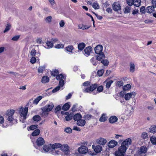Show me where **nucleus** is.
I'll return each mask as SVG.
<instances>
[{
	"instance_id": "obj_1",
	"label": "nucleus",
	"mask_w": 156,
	"mask_h": 156,
	"mask_svg": "<svg viewBox=\"0 0 156 156\" xmlns=\"http://www.w3.org/2000/svg\"><path fill=\"white\" fill-rule=\"evenodd\" d=\"M96 88H97V91L100 92H101L103 89V87L102 86H100L97 87V84H93L90 85L89 87H87L83 89V92L89 93H90Z\"/></svg>"
},
{
	"instance_id": "obj_2",
	"label": "nucleus",
	"mask_w": 156,
	"mask_h": 156,
	"mask_svg": "<svg viewBox=\"0 0 156 156\" xmlns=\"http://www.w3.org/2000/svg\"><path fill=\"white\" fill-rule=\"evenodd\" d=\"M103 49V47L101 45H98L94 48L95 53L98 54L97 55L98 60L100 61L102 59L105 58V55L102 52Z\"/></svg>"
},
{
	"instance_id": "obj_3",
	"label": "nucleus",
	"mask_w": 156,
	"mask_h": 156,
	"mask_svg": "<svg viewBox=\"0 0 156 156\" xmlns=\"http://www.w3.org/2000/svg\"><path fill=\"white\" fill-rule=\"evenodd\" d=\"M14 112L13 110H8L6 113V115L8 116V120L10 122L11 126L13 124H16L17 122V119H14L13 117V115Z\"/></svg>"
},
{
	"instance_id": "obj_4",
	"label": "nucleus",
	"mask_w": 156,
	"mask_h": 156,
	"mask_svg": "<svg viewBox=\"0 0 156 156\" xmlns=\"http://www.w3.org/2000/svg\"><path fill=\"white\" fill-rule=\"evenodd\" d=\"M62 145L59 143H55L52 145L51 154L55 155H59L61 154L60 148Z\"/></svg>"
},
{
	"instance_id": "obj_5",
	"label": "nucleus",
	"mask_w": 156,
	"mask_h": 156,
	"mask_svg": "<svg viewBox=\"0 0 156 156\" xmlns=\"http://www.w3.org/2000/svg\"><path fill=\"white\" fill-rule=\"evenodd\" d=\"M54 107V105L52 103H50L45 106L41 108L43 112L41 114L42 116H46L48 115L47 112L51 111Z\"/></svg>"
},
{
	"instance_id": "obj_6",
	"label": "nucleus",
	"mask_w": 156,
	"mask_h": 156,
	"mask_svg": "<svg viewBox=\"0 0 156 156\" xmlns=\"http://www.w3.org/2000/svg\"><path fill=\"white\" fill-rule=\"evenodd\" d=\"M77 151L78 152H75L74 154V156H81V154L87 153L88 150L87 147L83 145L79 147Z\"/></svg>"
},
{
	"instance_id": "obj_7",
	"label": "nucleus",
	"mask_w": 156,
	"mask_h": 156,
	"mask_svg": "<svg viewBox=\"0 0 156 156\" xmlns=\"http://www.w3.org/2000/svg\"><path fill=\"white\" fill-rule=\"evenodd\" d=\"M60 150L61 154H60L62 156H70L69 147L67 145H62Z\"/></svg>"
},
{
	"instance_id": "obj_8",
	"label": "nucleus",
	"mask_w": 156,
	"mask_h": 156,
	"mask_svg": "<svg viewBox=\"0 0 156 156\" xmlns=\"http://www.w3.org/2000/svg\"><path fill=\"white\" fill-rule=\"evenodd\" d=\"M45 143L44 139L42 137L38 138L35 142H33L34 146L36 149H38L41 146Z\"/></svg>"
},
{
	"instance_id": "obj_9",
	"label": "nucleus",
	"mask_w": 156,
	"mask_h": 156,
	"mask_svg": "<svg viewBox=\"0 0 156 156\" xmlns=\"http://www.w3.org/2000/svg\"><path fill=\"white\" fill-rule=\"evenodd\" d=\"M127 147H123L122 145L119 147L117 151L115 152L116 156H124Z\"/></svg>"
},
{
	"instance_id": "obj_10",
	"label": "nucleus",
	"mask_w": 156,
	"mask_h": 156,
	"mask_svg": "<svg viewBox=\"0 0 156 156\" xmlns=\"http://www.w3.org/2000/svg\"><path fill=\"white\" fill-rule=\"evenodd\" d=\"M56 79L57 80H59L58 84V86L60 87H63L64 84V80H66V76L65 75L60 74L58 75L56 77Z\"/></svg>"
},
{
	"instance_id": "obj_11",
	"label": "nucleus",
	"mask_w": 156,
	"mask_h": 156,
	"mask_svg": "<svg viewBox=\"0 0 156 156\" xmlns=\"http://www.w3.org/2000/svg\"><path fill=\"white\" fill-rule=\"evenodd\" d=\"M147 150L146 146H141L137 152V156H145Z\"/></svg>"
},
{
	"instance_id": "obj_12",
	"label": "nucleus",
	"mask_w": 156,
	"mask_h": 156,
	"mask_svg": "<svg viewBox=\"0 0 156 156\" xmlns=\"http://www.w3.org/2000/svg\"><path fill=\"white\" fill-rule=\"evenodd\" d=\"M28 110L27 107H25L24 108L23 107H22L20 110V115L21 117H23V119L25 120L27 118Z\"/></svg>"
},
{
	"instance_id": "obj_13",
	"label": "nucleus",
	"mask_w": 156,
	"mask_h": 156,
	"mask_svg": "<svg viewBox=\"0 0 156 156\" xmlns=\"http://www.w3.org/2000/svg\"><path fill=\"white\" fill-rule=\"evenodd\" d=\"M43 149L45 152H49V153L51 154V151L52 149V145L51 144L48 145L45 144L43 146Z\"/></svg>"
},
{
	"instance_id": "obj_14",
	"label": "nucleus",
	"mask_w": 156,
	"mask_h": 156,
	"mask_svg": "<svg viewBox=\"0 0 156 156\" xmlns=\"http://www.w3.org/2000/svg\"><path fill=\"white\" fill-rule=\"evenodd\" d=\"M113 9L115 12H118L121 10V6L118 2H114L112 5Z\"/></svg>"
},
{
	"instance_id": "obj_15",
	"label": "nucleus",
	"mask_w": 156,
	"mask_h": 156,
	"mask_svg": "<svg viewBox=\"0 0 156 156\" xmlns=\"http://www.w3.org/2000/svg\"><path fill=\"white\" fill-rule=\"evenodd\" d=\"M92 51V47L90 46H88L86 47L84 49L83 53L85 56H88L90 55V53Z\"/></svg>"
},
{
	"instance_id": "obj_16",
	"label": "nucleus",
	"mask_w": 156,
	"mask_h": 156,
	"mask_svg": "<svg viewBox=\"0 0 156 156\" xmlns=\"http://www.w3.org/2000/svg\"><path fill=\"white\" fill-rule=\"evenodd\" d=\"M136 95L135 92L128 93L126 94L124 98L126 100H129L131 98H134Z\"/></svg>"
},
{
	"instance_id": "obj_17",
	"label": "nucleus",
	"mask_w": 156,
	"mask_h": 156,
	"mask_svg": "<svg viewBox=\"0 0 156 156\" xmlns=\"http://www.w3.org/2000/svg\"><path fill=\"white\" fill-rule=\"evenodd\" d=\"M131 139L130 138H128L123 142L122 143L121 145L123 147H127V146L131 144Z\"/></svg>"
},
{
	"instance_id": "obj_18",
	"label": "nucleus",
	"mask_w": 156,
	"mask_h": 156,
	"mask_svg": "<svg viewBox=\"0 0 156 156\" xmlns=\"http://www.w3.org/2000/svg\"><path fill=\"white\" fill-rule=\"evenodd\" d=\"M118 144L117 141L115 140H112L110 141L108 143V145L109 147L113 148Z\"/></svg>"
},
{
	"instance_id": "obj_19",
	"label": "nucleus",
	"mask_w": 156,
	"mask_h": 156,
	"mask_svg": "<svg viewBox=\"0 0 156 156\" xmlns=\"http://www.w3.org/2000/svg\"><path fill=\"white\" fill-rule=\"evenodd\" d=\"M92 147L94 149V151L97 153L100 152L102 150V147L99 145H98L96 146L93 145Z\"/></svg>"
},
{
	"instance_id": "obj_20",
	"label": "nucleus",
	"mask_w": 156,
	"mask_h": 156,
	"mask_svg": "<svg viewBox=\"0 0 156 156\" xmlns=\"http://www.w3.org/2000/svg\"><path fill=\"white\" fill-rule=\"evenodd\" d=\"M155 7L153 6H149L146 9V12L148 13H151L154 11Z\"/></svg>"
},
{
	"instance_id": "obj_21",
	"label": "nucleus",
	"mask_w": 156,
	"mask_h": 156,
	"mask_svg": "<svg viewBox=\"0 0 156 156\" xmlns=\"http://www.w3.org/2000/svg\"><path fill=\"white\" fill-rule=\"evenodd\" d=\"M85 123L86 121L85 120L81 119H79L77 122V125L81 126H83L85 125Z\"/></svg>"
},
{
	"instance_id": "obj_22",
	"label": "nucleus",
	"mask_w": 156,
	"mask_h": 156,
	"mask_svg": "<svg viewBox=\"0 0 156 156\" xmlns=\"http://www.w3.org/2000/svg\"><path fill=\"white\" fill-rule=\"evenodd\" d=\"M118 118L115 116H111L109 119V122L111 123H113L117 121Z\"/></svg>"
},
{
	"instance_id": "obj_23",
	"label": "nucleus",
	"mask_w": 156,
	"mask_h": 156,
	"mask_svg": "<svg viewBox=\"0 0 156 156\" xmlns=\"http://www.w3.org/2000/svg\"><path fill=\"white\" fill-rule=\"evenodd\" d=\"M107 142V140L106 139L102 138H100L97 141V142L98 144L102 145H105Z\"/></svg>"
},
{
	"instance_id": "obj_24",
	"label": "nucleus",
	"mask_w": 156,
	"mask_h": 156,
	"mask_svg": "<svg viewBox=\"0 0 156 156\" xmlns=\"http://www.w3.org/2000/svg\"><path fill=\"white\" fill-rule=\"evenodd\" d=\"M85 46V44L83 42L79 43L78 45V50L82 51L84 49Z\"/></svg>"
},
{
	"instance_id": "obj_25",
	"label": "nucleus",
	"mask_w": 156,
	"mask_h": 156,
	"mask_svg": "<svg viewBox=\"0 0 156 156\" xmlns=\"http://www.w3.org/2000/svg\"><path fill=\"white\" fill-rule=\"evenodd\" d=\"M70 102H69L65 104L62 106V109L64 111L68 110L70 108Z\"/></svg>"
},
{
	"instance_id": "obj_26",
	"label": "nucleus",
	"mask_w": 156,
	"mask_h": 156,
	"mask_svg": "<svg viewBox=\"0 0 156 156\" xmlns=\"http://www.w3.org/2000/svg\"><path fill=\"white\" fill-rule=\"evenodd\" d=\"M82 117L81 115L79 113L75 114L73 116V119L75 121H77Z\"/></svg>"
},
{
	"instance_id": "obj_27",
	"label": "nucleus",
	"mask_w": 156,
	"mask_h": 156,
	"mask_svg": "<svg viewBox=\"0 0 156 156\" xmlns=\"http://www.w3.org/2000/svg\"><path fill=\"white\" fill-rule=\"evenodd\" d=\"M113 81L112 80H110L108 81H105L104 83H106V87L107 89H109L110 87L111 86V85L113 83Z\"/></svg>"
},
{
	"instance_id": "obj_28",
	"label": "nucleus",
	"mask_w": 156,
	"mask_h": 156,
	"mask_svg": "<svg viewBox=\"0 0 156 156\" xmlns=\"http://www.w3.org/2000/svg\"><path fill=\"white\" fill-rule=\"evenodd\" d=\"M49 77L47 76L43 77L41 79V82L43 83H45L49 82Z\"/></svg>"
},
{
	"instance_id": "obj_29",
	"label": "nucleus",
	"mask_w": 156,
	"mask_h": 156,
	"mask_svg": "<svg viewBox=\"0 0 156 156\" xmlns=\"http://www.w3.org/2000/svg\"><path fill=\"white\" fill-rule=\"evenodd\" d=\"M65 114L67 115L66 117L65 118L66 121H69L72 119L73 118V116L71 114H69L68 112H65Z\"/></svg>"
},
{
	"instance_id": "obj_30",
	"label": "nucleus",
	"mask_w": 156,
	"mask_h": 156,
	"mask_svg": "<svg viewBox=\"0 0 156 156\" xmlns=\"http://www.w3.org/2000/svg\"><path fill=\"white\" fill-rule=\"evenodd\" d=\"M4 122V119L3 117L0 115V125L2 126L4 128H5L7 126V125H4L3 124Z\"/></svg>"
},
{
	"instance_id": "obj_31",
	"label": "nucleus",
	"mask_w": 156,
	"mask_h": 156,
	"mask_svg": "<svg viewBox=\"0 0 156 156\" xmlns=\"http://www.w3.org/2000/svg\"><path fill=\"white\" fill-rule=\"evenodd\" d=\"M150 133H156V126L155 125H152L149 128Z\"/></svg>"
},
{
	"instance_id": "obj_32",
	"label": "nucleus",
	"mask_w": 156,
	"mask_h": 156,
	"mask_svg": "<svg viewBox=\"0 0 156 156\" xmlns=\"http://www.w3.org/2000/svg\"><path fill=\"white\" fill-rule=\"evenodd\" d=\"M150 140L151 144L154 145H156V137L152 136L150 138Z\"/></svg>"
},
{
	"instance_id": "obj_33",
	"label": "nucleus",
	"mask_w": 156,
	"mask_h": 156,
	"mask_svg": "<svg viewBox=\"0 0 156 156\" xmlns=\"http://www.w3.org/2000/svg\"><path fill=\"white\" fill-rule=\"evenodd\" d=\"M40 132V130L38 129H36L31 134L33 136H36L39 135Z\"/></svg>"
},
{
	"instance_id": "obj_34",
	"label": "nucleus",
	"mask_w": 156,
	"mask_h": 156,
	"mask_svg": "<svg viewBox=\"0 0 156 156\" xmlns=\"http://www.w3.org/2000/svg\"><path fill=\"white\" fill-rule=\"evenodd\" d=\"M74 48L73 45H69L66 48V49L69 52L72 53L73 50L74 49Z\"/></svg>"
},
{
	"instance_id": "obj_35",
	"label": "nucleus",
	"mask_w": 156,
	"mask_h": 156,
	"mask_svg": "<svg viewBox=\"0 0 156 156\" xmlns=\"http://www.w3.org/2000/svg\"><path fill=\"white\" fill-rule=\"evenodd\" d=\"M97 57L96 58L94 57H92L90 60V61L93 65L95 66L97 65Z\"/></svg>"
},
{
	"instance_id": "obj_36",
	"label": "nucleus",
	"mask_w": 156,
	"mask_h": 156,
	"mask_svg": "<svg viewBox=\"0 0 156 156\" xmlns=\"http://www.w3.org/2000/svg\"><path fill=\"white\" fill-rule=\"evenodd\" d=\"M141 0H134V5L137 7H139L141 5Z\"/></svg>"
},
{
	"instance_id": "obj_37",
	"label": "nucleus",
	"mask_w": 156,
	"mask_h": 156,
	"mask_svg": "<svg viewBox=\"0 0 156 156\" xmlns=\"http://www.w3.org/2000/svg\"><path fill=\"white\" fill-rule=\"evenodd\" d=\"M46 44L47 46L45 47L48 49L52 48L53 45V43L50 41H47L46 43Z\"/></svg>"
},
{
	"instance_id": "obj_38",
	"label": "nucleus",
	"mask_w": 156,
	"mask_h": 156,
	"mask_svg": "<svg viewBox=\"0 0 156 156\" xmlns=\"http://www.w3.org/2000/svg\"><path fill=\"white\" fill-rule=\"evenodd\" d=\"M79 29L82 30L87 29L89 28V27H87L86 25H84L83 24H80L78 26Z\"/></svg>"
},
{
	"instance_id": "obj_39",
	"label": "nucleus",
	"mask_w": 156,
	"mask_h": 156,
	"mask_svg": "<svg viewBox=\"0 0 156 156\" xmlns=\"http://www.w3.org/2000/svg\"><path fill=\"white\" fill-rule=\"evenodd\" d=\"M58 73L59 72L58 70L56 69H54L51 72V75L54 76H57L58 75Z\"/></svg>"
},
{
	"instance_id": "obj_40",
	"label": "nucleus",
	"mask_w": 156,
	"mask_h": 156,
	"mask_svg": "<svg viewBox=\"0 0 156 156\" xmlns=\"http://www.w3.org/2000/svg\"><path fill=\"white\" fill-rule=\"evenodd\" d=\"M107 119V117L106 116L105 114H103L102 115L101 117L99 119V121L100 122H105Z\"/></svg>"
},
{
	"instance_id": "obj_41",
	"label": "nucleus",
	"mask_w": 156,
	"mask_h": 156,
	"mask_svg": "<svg viewBox=\"0 0 156 156\" xmlns=\"http://www.w3.org/2000/svg\"><path fill=\"white\" fill-rule=\"evenodd\" d=\"M42 98V97L41 96H39L34 100L33 103L37 105L39 101L41 100Z\"/></svg>"
},
{
	"instance_id": "obj_42",
	"label": "nucleus",
	"mask_w": 156,
	"mask_h": 156,
	"mask_svg": "<svg viewBox=\"0 0 156 156\" xmlns=\"http://www.w3.org/2000/svg\"><path fill=\"white\" fill-rule=\"evenodd\" d=\"M129 66L130 71L132 72H134L135 71V65L132 62L130 63Z\"/></svg>"
},
{
	"instance_id": "obj_43",
	"label": "nucleus",
	"mask_w": 156,
	"mask_h": 156,
	"mask_svg": "<svg viewBox=\"0 0 156 156\" xmlns=\"http://www.w3.org/2000/svg\"><path fill=\"white\" fill-rule=\"evenodd\" d=\"M33 120L35 121L38 122L40 121L41 119L40 116L39 115H35L33 118Z\"/></svg>"
},
{
	"instance_id": "obj_44",
	"label": "nucleus",
	"mask_w": 156,
	"mask_h": 156,
	"mask_svg": "<svg viewBox=\"0 0 156 156\" xmlns=\"http://www.w3.org/2000/svg\"><path fill=\"white\" fill-rule=\"evenodd\" d=\"M141 137L143 139H146L148 137V133L146 132H143L141 135Z\"/></svg>"
},
{
	"instance_id": "obj_45",
	"label": "nucleus",
	"mask_w": 156,
	"mask_h": 156,
	"mask_svg": "<svg viewBox=\"0 0 156 156\" xmlns=\"http://www.w3.org/2000/svg\"><path fill=\"white\" fill-rule=\"evenodd\" d=\"M131 85L129 84H127L124 86L123 88V89L124 90H129L131 88Z\"/></svg>"
},
{
	"instance_id": "obj_46",
	"label": "nucleus",
	"mask_w": 156,
	"mask_h": 156,
	"mask_svg": "<svg viewBox=\"0 0 156 156\" xmlns=\"http://www.w3.org/2000/svg\"><path fill=\"white\" fill-rule=\"evenodd\" d=\"M92 6L95 9H98L99 8V6L97 2H94Z\"/></svg>"
},
{
	"instance_id": "obj_47",
	"label": "nucleus",
	"mask_w": 156,
	"mask_h": 156,
	"mask_svg": "<svg viewBox=\"0 0 156 156\" xmlns=\"http://www.w3.org/2000/svg\"><path fill=\"white\" fill-rule=\"evenodd\" d=\"M104 71V69L99 70L97 72V75L99 76H102L103 74Z\"/></svg>"
},
{
	"instance_id": "obj_48",
	"label": "nucleus",
	"mask_w": 156,
	"mask_h": 156,
	"mask_svg": "<svg viewBox=\"0 0 156 156\" xmlns=\"http://www.w3.org/2000/svg\"><path fill=\"white\" fill-rule=\"evenodd\" d=\"M127 3L129 6L134 5V0H127Z\"/></svg>"
},
{
	"instance_id": "obj_49",
	"label": "nucleus",
	"mask_w": 156,
	"mask_h": 156,
	"mask_svg": "<svg viewBox=\"0 0 156 156\" xmlns=\"http://www.w3.org/2000/svg\"><path fill=\"white\" fill-rule=\"evenodd\" d=\"M11 28V25L9 23H8L5 28V30L4 31V32L5 33L8 31Z\"/></svg>"
},
{
	"instance_id": "obj_50",
	"label": "nucleus",
	"mask_w": 156,
	"mask_h": 156,
	"mask_svg": "<svg viewBox=\"0 0 156 156\" xmlns=\"http://www.w3.org/2000/svg\"><path fill=\"white\" fill-rule=\"evenodd\" d=\"M52 17L51 16H49L45 19V21L46 23H50L51 21Z\"/></svg>"
},
{
	"instance_id": "obj_51",
	"label": "nucleus",
	"mask_w": 156,
	"mask_h": 156,
	"mask_svg": "<svg viewBox=\"0 0 156 156\" xmlns=\"http://www.w3.org/2000/svg\"><path fill=\"white\" fill-rule=\"evenodd\" d=\"M146 11V9H145V7L142 6L141 7L140 9V12L142 14L145 13Z\"/></svg>"
},
{
	"instance_id": "obj_52",
	"label": "nucleus",
	"mask_w": 156,
	"mask_h": 156,
	"mask_svg": "<svg viewBox=\"0 0 156 156\" xmlns=\"http://www.w3.org/2000/svg\"><path fill=\"white\" fill-rule=\"evenodd\" d=\"M64 47V44H58L56 45L55 48H62Z\"/></svg>"
},
{
	"instance_id": "obj_53",
	"label": "nucleus",
	"mask_w": 156,
	"mask_h": 156,
	"mask_svg": "<svg viewBox=\"0 0 156 156\" xmlns=\"http://www.w3.org/2000/svg\"><path fill=\"white\" fill-rule=\"evenodd\" d=\"M101 62L105 66H108L109 63L108 61V60L106 59L102 60Z\"/></svg>"
},
{
	"instance_id": "obj_54",
	"label": "nucleus",
	"mask_w": 156,
	"mask_h": 156,
	"mask_svg": "<svg viewBox=\"0 0 156 156\" xmlns=\"http://www.w3.org/2000/svg\"><path fill=\"white\" fill-rule=\"evenodd\" d=\"M45 69L44 66H40L38 69V72L39 73H42Z\"/></svg>"
},
{
	"instance_id": "obj_55",
	"label": "nucleus",
	"mask_w": 156,
	"mask_h": 156,
	"mask_svg": "<svg viewBox=\"0 0 156 156\" xmlns=\"http://www.w3.org/2000/svg\"><path fill=\"white\" fill-rule=\"evenodd\" d=\"M130 8L129 6H126L125 8L124 13H129L130 12Z\"/></svg>"
},
{
	"instance_id": "obj_56",
	"label": "nucleus",
	"mask_w": 156,
	"mask_h": 156,
	"mask_svg": "<svg viewBox=\"0 0 156 156\" xmlns=\"http://www.w3.org/2000/svg\"><path fill=\"white\" fill-rule=\"evenodd\" d=\"M36 54V51L34 49H32L30 53V55L32 57H34Z\"/></svg>"
},
{
	"instance_id": "obj_57",
	"label": "nucleus",
	"mask_w": 156,
	"mask_h": 156,
	"mask_svg": "<svg viewBox=\"0 0 156 156\" xmlns=\"http://www.w3.org/2000/svg\"><path fill=\"white\" fill-rule=\"evenodd\" d=\"M37 60L36 58L34 57H32L30 59V62L32 64H34L36 62Z\"/></svg>"
},
{
	"instance_id": "obj_58",
	"label": "nucleus",
	"mask_w": 156,
	"mask_h": 156,
	"mask_svg": "<svg viewBox=\"0 0 156 156\" xmlns=\"http://www.w3.org/2000/svg\"><path fill=\"white\" fill-rule=\"evenodd\" d=\"M38 126L37 125H32L30 127V129L31 130H33L38 127Z\"/></svg>"
},
{
	"instance_id": "obj_59",
	"label": "nucleus",
	"mask_w": 156,
	"mask_h": 156,
	"mask_svg": "<svg viewBox=\"0 0 156 156\" xmlns=\"http://www.w3.org/2000/svg\"><path fill=\"white\" fill-rule=\"evenodd\" d=\"M65 131L67 133H70L72 132V130L70 128L67 127L65 129Z\"/></svg>"
},
{
	"instance_id": "obj_60",
	"label": "nucleus",
	"mask_w": 156,
	"mask_h": 156,
	"mask_svg": "<svg viewBox=\"0 0 156 156\" xmlns=\"http://www.w3.org/2000/svg\"><path fill=\"white\" fill-rule=\"evenodd\" d=\"M60 88V87L59 86H57L52 90V92L53 93L56 92L58 91L59 90Z\"/></svg>"
},
{
	"instance_id": "obj_61",
	"label": "nucleus",
	"mask_w": 156,
	"mask_h": 156,
	"mask_svg": "<svg viewBox=\"0 0 156 156\" xmlns=\"http://www.w3.org/2000/svg\"><path fill=\"white\" fill-rule=\"evenodd\" d=\"M92 117V116L91 115H87L85 116V118L86 120H90Z\"/></svg>"
},
{
	"instance_id": "obj_62",
	"label": "nucleus",
	"mask_w": 156,
	"mask_h": 156,
	"mask_svg": "<svg viewBox=\"0 0 156 156\" xmlns=\"http://www.w3.org/2000/svg\"><path fill=\"white\" fill-rule=\"evenodd\" d=\"M151 3L152 6H153L155 8H156V0H151Z\"/></svg>"
},
{
	"instance_id": "obj_63",
	"label": "nucleus",
	"mask_w": 156,
	"mask_h": 156,
	"mask_svg": "<svg viewBox=\"0 0 156 156\" xmlns=\"http://www.w3.org/2000/svg\"><path fill=\"white\" fill-rule=\"evenodd\" d=\"M117 84L119 87L122 86L123 85V82L122 80L119 81L117 82Z\"/></svg>"
},
{
	"instance_id": "obj_64",
	"label": "nucleus",
	"mask_w": 156,
	"mask_h": 156,
	"mask_svg": "<svg viewBox=\"0 0 156 156\" xmlns=\"http://www.w3.org/2000/svg\"><path fill=\"white\" fill-rule=\"evenodd\" d=\"M20 36H16L13 37L12 39V40L14 41H17L20 38Z\"/></svg>"
}]
</instances>
